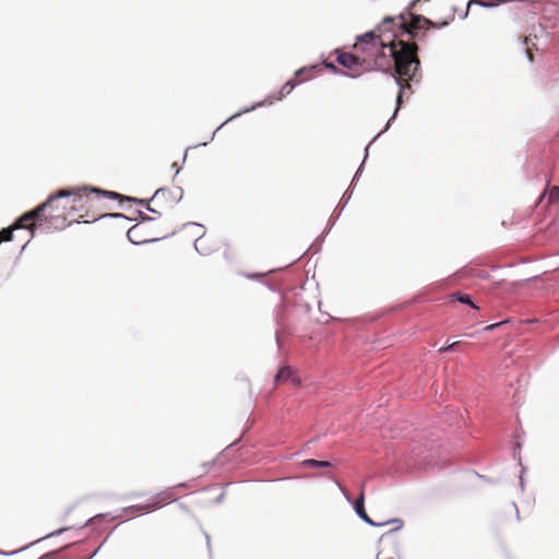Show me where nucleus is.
Masks as SVG:
<instances>
[{
    "mask_svg": "<svg viewBox=\"0 0 559 559\" xmlns=\"http://www.w3.org/2000/svg\"><path fill=\"white\" fill-rule=\"evenodd\" d=\"M357 52L366 55L370 71L394 72V79L400 85L396 97L397 108L402 104L403 93L411 90V81L414 80L420 67L418 46L414 41H394L390 36L377 35L376 32H367L357 37L354 46Z\"/></svg>",
    "mask_w": 559,
    "mask_h": 559,
    "instance_id": "f257e3e1",
    "label": "nucleus"
},
{
    "mask_svg": "<svg viewBox=\"0 0 559 559\" xmlns=\"http://www.w3.org/2000/svg\"><path fill=\"white\" fill-rule=\"evenodd\" d=\"M74 190H61L57 194L29 211L17 219V227H27L34 235L35 228L47 224L49 228L62 229L72 217V212L78 211V206H73Z\"/></svg>",
    "mask_w": 559,
    "mask_h": 559,
    "instance_id": "f03ea898",
    "label": "nucleus"
},
{
    "mask_svg": "<svg viewBox=\"0 0 559 559\" xmlns=\"http://www.w3.org/2000/svg\"><path fill=\"white\" fill-rule=\"evenodd\" d=\"M73 195V206H78L79 212L84 211L80 214L81 218H92L96 221L100 217L108 215L107 211L110 210L109 202L119 201H138L134 198L123 197L117 192L100 190V189H88L86 187L75 189Z\"/></svg>",
    "mask_w": 559,
    "mask_h": 559,
    "instance_id": "7ed1b4c3",
    "label": "nucleus"
},
{
    "mask_svg": "<svg viewBox=\"0 0 559 559\" xmlns=\"http://www.w3.org/2000/svg\"><path fill=\"white\" fill-rule=\"evenodd\" d=\"M449 23L443 21L441 23H435L423 15H412L408 22L405 16L400 15L397 17H385L381 24L373 29L377 35L390 36L394 41H400L399 37L409 35L411 38L418 36V31L429 28H441L447 26ZM401 40H403L401 38Z\"/></svg>",
    "mask_w": 559,
    "mask_h": 559,
    "instance_id": "20e7f679",
    "label": "nucleus"
},
{
    "mask_svg": "<svg viewBox=\"0 0 559 559\" xmlns=\"http://www.w3.org/2000/svg\"><path fill=\"white\" fill-rule=\"evenodd\" d=\"M336 61L346 69L345 74L350 78H357L362 73L370 72L366 55L360 57L352 52H338Z\"/></svg>",
    "mask_w": 559,
    "mask_h": 559,
    "instance_id": "39448f33",
    "label": "nucleus"
},
{
    "mask_svg": "<svg viewBox=\"0 0 559 559\" xmlns=\"http://www.w3.org/2000/svg\"><path fill=\"white\" fill-rule=\"evenodd\" d=\"M354 508H355L356 513L365 522H367L368 524L373 525V526H382V525H385V524H394V527L392 528V531H397V530L402 528V526L404 524L401 519H393V520H389V521H384V522H374L367 514V512L365 510V491H364V488H361L360 495H359L358 499L354 503Z\"/></svg>",
    "mask_w": 559,
    "mask_h": 559,
    "instance_id": "423d86ee",
    "label": "nucleus"
},
{
    "mask_svg": "<svg viewBox=\"0 0 559 559\" xmlns=\"http://www.w3.org/2000/svg\"><path fill=\"white\" fill-rule=\"evenodd\" d=\"M176 498H175V493H174L173 489H167V490L160 491L159 493L154 496V498L152 499V501L150 503L132 506L128 509V511L130 513L133 510L148 512V511L155 510V509L162 507L163 504H166L167 502L173 501Z\"/></svg>",
    "mask_w": 559,
    "mask_h": 559,
    "instance_id": "0eeeda50",
    "label": "nucleus"
},
{
    "mask_svg": "<svg viewBox=\"0 0 559 559\" xmlns=\"http://www.w3.org/2000/svg\"><path fill=\"white\" fill-rule=\"evenodd\" d=\"M170 192L166 189H158L151 200H139L140 203L145 204L147 210L159 215L167 210L168 205L165 203L168 200Z\"/></svg>",
    "mask_w": 559,
    "mask_h": 559,
    "instance_id": "6e6552de",
    "label": "nucleus"
},
{
    "mask_svg": "<svg viewBox=\"0 0 559 559\" xmlns=\"http://www.w3.org/2000/svg\"><path fill=\"white\" fill-rule=\"evenodd\" d=\"M286 381H290L294 385H300L301 383L300 379L296 376L295 370L289 366H283L275 376L276 384Z\"/></svg>",
    "mask_w": 559,
    "mask_h": 559,
    "instance_id": "1a4fd4ad",
    "label": "nucleus"
},
{
    "mask_svg": "<svg viewBox=\"0 0 559 559\" xmlns=\"http://www.w3.org/2000/svg\"><path fill=\"white\" fill-rule=\"evenodd\" d=\"M318 66L304 67L295 72V80L298 84L314 78V70Z\"/></svg>",
    "mask_w": 559,
    "mask_h": 559,
    "instance_id": "9d476101",
    "label": "nucleus"
},
{
    "mask_svg": "<svg viewBox=\"0 0 559 559\" xmlns=\"http://www.w3.org/2000/svg\"><path fill=\"white\" fill-rule=\"evenodd\" d=\"M451 300H457L462 304H466L471 306L474 309H478V307L473 302L469 295L461 294V293H454L450 296Z\"/></svg>",
    "mask_w": 559,
    "mask_h": 559,
    "instance_id": "9b49d317",
    "label": "nucleus"
},
{
    "mask_svg": "<svg viewBox=\"0 0 559 559\" xmlns=\"http://www.w3.org/2000/svg\"><path fill=\"white\" fill-rule=\"evenodd\" d=\"M298 85L295 79L287 81L281 88L278 100L283 99L286 95L290 94L295 86Z\"/></svg>",
    "mask_w": 559,
    "mask_h": 559,
    "instance_id": "f8f14e48",
    "label": "nucleus"
},
{
    "mask_svg": "<svg viewBox=\"0 0 559 559\" xmlns=\"http://www.w3.org/2000/svg\"><path fill=\"white\" fill-rule=\"evenodd\" d=\"M16 225H17V222L11 228H4L0 231V243L3 241L12 240L13 230L19 228ZM24 228L27 229V227H24Z\"/></svg>",
    "mask_w": 559,
    "mask_h": 559,
    "instance_id": "ddd939ff",
    "label": "nucleus"
},
{
    "mask_svg": "<svg viewBox=\"0 0 559 559\" xmlns=\"http://www.w3.org/2000/svg\"><path fill=\"white\" fill-rule=\"evenodd\" d=\"M207 240L209 239L205 236H202L194 241V247H195L197 251L200 252L201 254L209 253V251L205 248Z\"/></svg>",
    "mask_w": 559,
    "mask_h": 559,
    "instance_id": "4468645a",
    "label": "nucleus"
},
{
    "mask_svg": "<svg viewBox=\"0 0 559 559\" xmlns=\"http://www.w3.org/2000/svg\"><path fill=\"white\" fill-rule=\"evenodd\" d=\"M302 465L310 466V467H329V466H331V463L328 461H318V460L310 459V460H305L302 462Z\"/></svg>",
    "mask_w": 559,
    "mask_h": 559,
    "instance_id": "2eb2a0df",
    "label": "nucleus"
},
{
    "mask_svg": "<svg viewBox=\"0 0 559 559\" xmlns=\"http://www.w3.org/2000/svg\"><path fill=\"white\" fill-rule=\"evenodd\" d=\"M463 344L462 341H456V342H453L447 346H443L441 348H439V352L440 353H444V352H448V350H456L459 349V347Z\"/></svg>",
    "mask_w": 559,
    "mask_h": 559,
    "instance_id": "dca6fc26",
    "label": "nucleus"
},
{
    "mask_svg": "<svg viewBox=\"0 0 559 559\" xmlns=\"http://www.w3.org/2000/svg\"><path fill=\"white\" fill-rule=\"evenodd\" d=\"M549 199H550L551 201L559 199V187H554V188L550 190Z\"/></svg>",
    "mask_w": 559,
    "mask_h": 559,
    "instance_id": "f3484780",
    "label": "nucleus"
},
{
    "mask_svg": "<svg viewBox=\"0 0 559 559\" xmlns=\"http://www.w3.org/2000/svg\"><path fill=\"white\" fill-rule=\"evenodd\" d=\"M138 233V225L133 226L132 228L129 229L128 231V238L132 241V242H138L135 239H134V234Z\"/></svg>",
    "mask_w": 559,
    "mask_h": 559,
    "instance_id": "a211bd4d",
    "label": "nucleus"
},
{
    "mask_svg": "<svg viewBox=\"0 0 559 559\" xmlns=\"http://www.w3.org/2000/svg\"><path fill=\"white\" fill-rule=\"evenodd\" d=\"M324 67H325L326 69H330V70H331V71H333V72H336V71H337L336 66H335V64H333V63H331V62H324Z\"/></svg>",
    "mask_w": 559,
    "mask_h": 559,
    "instance_id": "6ab92c4d",
    "label": "nucleus"
},
{
    "mask_svg": "<svg viewBox=\"0 0 559 559\" xmlns=\"http://www.w3.org/2000/svg\"><path fill=\"white\" fill-rule=\"evenodd\" d=\"M526 52H527V57L531 61L534 60V57H533V53H532V50L530 48L526 49Z\"/></svg>",
    "mask_w": 559,
    "mask_h": 559,
    "instance_id": "aec40b11",
    "label": "nucleus"
},
{
    "mask_svg": "<svg viewBox=\"0 0 559 559\" xmlns=\"http://www.w3.org/2000/svg\"><path fill=\"white\" fill-rule=\"evenodd\" d=\"M497 325H498V324H490V325L486 326V330H487V331H491V330H493Z\"/></svg>",
    "mask_w": 559,
    "mask_h": 559,
    "instance_id": "412c9836",
    "label": "nucleus"
},
{
    "mask_svg": "<svg viewBox=\"0 0 559 559\" xmlns=\"http://www.w3.org/2000/svg\"><path fill=\"white\" fill-rule=\"evenodd\" d=\"M340 489H341V491H343V493L346 496V490H345V488H343V487L340 485Z\"/></svg>",
    "mask_w": 559,
    "mask_h": 559,
    "instance_id": "4be33fe9",
    "label": "nucleus"
}]
</instances>
